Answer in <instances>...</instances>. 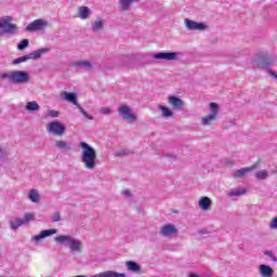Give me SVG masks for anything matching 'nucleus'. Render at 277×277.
Returning a JSON list of instances; mask_svg holds the SVG:
<instances>
[{
    "label": "nucleus",
    "instance_id": "f257e3e1",
    "mask_svg": "<svg viewBox=\"0 0 277 277\" xmlns=\"http://www.w3.org/2000/svg\"><path fill=\"white\" fill-rule=\"evenodd\" d=\"M1 81H9L13 85H25L31 80V76L25 70H13L0 74Z\"/></svg>",
    "mask_w": 277,
    "mask_h": 277
},
{
    "label": "nucleus",
    "instance_id": "f03ea898",
    "mask_svg": "<svg viewBox=\"0 0 277 277\" xmlns=\"http://www.w3.org/2000/svg\"><path fill=\"white\" fill-rule=\"evenodd\" d=\"M81 151V162L83 163L87 170L96 169V149L85 142L80 143Z\"/></svg>",
    "mask_w": 277,
    "mask_h": 277
},
{
    "label": "nucleus",
    "instance_id": "7ed1b4c3",
    "mask_svg": "<svg viewBox=\"0 0 277 277\" xmlns=\"http://www.w3.org/2000/svg\"><path fill=\"white\" fill-rule=\"evenodd\" d=\"M56 243L63 246H69L70 252H82L83 242L77 238H72L70 235H61L55 238Z\"/></svg>",
    "mask_w": 277,
    "mask_h": 277
},
{
    "label": "nucleus",
    "instance_id": "20e7f679",
    "mask_svg": "<svg viewBox=\"0 0 277 277\" xmlns=\"http://www.w3.org/2000/svg\"><path fill=\"white\" fill-rule=\"evenodd\" d=\"M44 53H49L48 48H42V49L31 52L28 55L17 57V58L13 60L12 64H14V65L23 64V62H27L28 60H40V57H42V55H44Z\"/></svg>",
    "mask_w": 277,
    "mask_h": 277
},
{
    "label": "nucleus",
    "instance_id": "39448f33",
    "mask_svg": "<svg viewBox=\"0 0 277 277\" xmlns=\"http://www.w3.org/2000/svg\"><path fill=\"white\" fill-rule=\"evenodd\" d=\"M0 29L3 34H9L10 36L16 34V24H12V16H4L0 18Z\"/></svg>",
    "mask_w": 277,
    "mask_h": 277
},
{
    "label": "nucleus",
    "instance_id": "423d86ee",
    "mask_svg": "<svg viewBox=\"0 0 277 277\" xmlns=\"http://www.w3.org/2000/svg\"><path fill=\"white\" fill-rule=\"evenodd\" d=\"M47 131L48 133H52L53 135L62 136L66 133V126H64L60 121H52L49 123Z\"/></svg>",
    "mask_w": 277,
    "mask_h": 277
},
{
    "label": "nucleus",
    "instance_id": "0eeeda50",
    "mask_svg": "<svg viewBox=\"0 0 277 277\" xmlns=\"http://www.w3.org/2000/svg\"><path fill=\"white\" fill-rule=\"evenodd\" d=\"M219 107L217 103H210L211 113L201 119V124L203 127L211 124L213 120H215Z\"/></svg>",
    "mask_w": 277,
    "mask_h": 277
},
{
    "label": "nucleus",
    "instance_id": "6e6552de",
    "mask_svg": "<svg viewBox=\"0 0 277 277\" xmlns=\"http://www.w3.org/2000/svg\"><path fill=\"white\" fill-rule=\"evenodd\" d=\"M118 114L123 120H128V122H135V120H137V116H135L127 105H121L118 108Z\"/></svg>",
    "mask_w": 277,
    "mask_h": 277
},
{
    "label": "nucleus",
    "instance_id": "1a4fd4ad",
    "mask_svg": "<svg viewBox=\"0 0 277 277\" xmlns=\"http://www.w3.org/2000/svg\"><path fill=\"white\" fill-rule=\"evenodd\" d=\"M179 52H160L153 54L154 60H164L166 62H174L179 60Z\"/></svg>",
    "mask_w": 277,
    "mask_h": 277
},
{
    "label": "nucleus",
    "instance_id": "9d476101",
    "mask_svg": "<svg viewBox=\"0 0 277 277\" xmlns=\"http://www.w3.org/2000/svg\"><path fill=\"white\" fill-rule=\"evenodd\" d=\"M274 64V58L272 56H259L254 61V65L260 68L261 70L265 68H269Z\"/></svg>",
    "mask_w": 277,
    "mask_h": 277
},
{
    "label": "nucleus",
    "instance_id": "9b49d317",
    "mask_svg": "<svg viewBox=\"0 0 277 277\" xmlns=\"http://www.w3.org/2000/svg\"><path fill=\"white\" fill-rule=\"evenodd\" d=\"M184 23H185L186 29H189L190 31H205V29H207V26L205 25V23L194 22L189 18H185Z\"/></svg>",
    "mask_w": 277,
    "mask_h": 277
},
{
    "label": "nucleus",
    "instance_id": "f8f14e48",
    "mask_svg": "<svg viewBox=\"0 0 277 277\" xmlns=\"http://www.w3.org/2000/svg\"><path fill=\"white\" fill-rule=\"evenodd\" d=\"M47 27V22L43 19H36L26 26V31H42Z\"/></svg>",
    "mask_w": 277,
    "mask_h": 277
},
{
    "label": "nucleus",
    "instance_id": "ddd939ff",
    "mask_svg": "<svg viewBox=\"0 0 277 277\" xmlns=\"http://www.w3.org/2000/svg\"><path fill=\"white\" fill-rule=\"evenodd\" d=\"M51 235H57V229L51 228L41 230L39 235H35L31 237V241H35V243H38L41 239H47V237H51Z\"/></svg>",
    "mask_w": 277,
    "mask_h": 277
},
{
    "label": "nucleus",
    "instance_id": "4468645a",
    "mask_svg": "<svg viewBox=\"0 0 277 277\" xmlns=\"http://www.w3.org/2000/svg\"><path fill=\"white\" fill-rule=\"evenodd\" d=\"M176 233H179L176 226L167 224L161 227L159 235L160 237H170L171 235H176Z\"/></svg>",
    "mask_w": 277,
    "mask_h": 277
},
{
    "label": "nucleus",
    "instance_id": "2eb2a0df",
    "mask_svg": "<svg viewBox=\"0 0 277 277\" xmlns=\"http://www.w3.org/2000/svg\"><path fill=\"white\" fill-rule=\"evenodd\" d=\"M169 105H171L172 109L175 111H181L183 109L184 102L177 96L171 95L168 98Z\"/></svg>",
    "mask_w": 277,
    "mask_h": 277
},
{
    "label": "nucleus",
    "instance_id": "dca6fc26",
    "mask_svg": "<svg viewBox=\"0 0 277 277\" xmlns=\"http://www.w3.org/2000/svg\"><path fill=\"white\" fill-rule=\"evenodd\" d=\"M61 98H63V101H67V103H72L76 107L79 105V102H77V93L62 91Z\"/></svg>",
    "mask_w": 277,
    "mask_h": 277
},
{
    "label": "nucleus",
    "instance_id": "f3484780",
    "mask_svg": "<svg viewBox=\"0 0 277 277\" xmlns=\"http://www.w3.org/2000/svg\"><path fill=\"white\" fill-rule=\"evenodd\" d=\"M141 0H119V12H129L132 3H140Z\"/></svg>",
    "mask_w": 277,
    "mask_h": 277
},
{
    "label": "nucleus",
    "instance_id": "a211bd4d",
    "mask_svg": "<svg viewBox=\"0 0 277 277\" xmlns=\"http://www.w3.org/2000/svg\"><path fill=\"white\" fill-rule=\"evenodd\" d=\"M256 166L253 164L251 167L238 169L233 173V177L241 179L242 176H246V174H249V172H252V170H254Z\"/></svg>",
    "mask_w": 277,
    "mask_h": 277
},
{
    "label": "nucleus",
    "instance_id": "6ab92c4d",
    "mask_svg": "<svg viewBox=\"0 0 277 277\" xmlns=\"http://www.w3.org/2000/svg\"><path fill=\"white\" fill-rule=\"evenodd\" d=\"M91 277H127V274L118 273V272H115V271H105V272L95 274Z\"/></svg>",
    "mask_w": 277,
    "mask_h": 277
},
{
    "label": "nucleus",
    "instance_id": "aec40b11",
    "mask_svg": "<svg viewBox=\"0 0 277 277\" xmlns=\"http://www.w3.org/2000/svg\"><path fill=\"white\" fill-rule=\"evenodd\" d=\"M260 274L262 277H273L274 276V268L269 265L261 264L259 266Z\"/></svg>",
    "mask_w": 277,
    "mask_h": 277
},
{
    "label": "nucleus",
    "instance_id": "412c9836",
    "mask_svg": "<svg viewBox=\"0 0 277 277\" xmlns=\"http://www.w3.org/2000/svg\"><path fill=\"white\" fill-rule=\"evenodd\" d=\"M126 267H128L129 272H133V274H140L142 272V266L137 262L128 261L126 262Z\"/></svg>",
    "mask_w": 277,
    "mask_h": 277
},
{
    "label": "nucleus",
    "instance_id": "4be33fe9",
    "mask_svg": "<svg viewBox=\"0 0 277 277\" xmlns=\"http://www.w3.org/2000/svg\"><path fill=\"white\" fill-rule=\"evenodd\" d=\"M72 66L83 68L84 70H92V62L90 61H76Z\"/></svg>",
    "mask_w": 277,
    "mask_h": 277
},
{
    "label": "nucleus",
    "instance_id": "5701e85b",
    "mask_svg": "<svg viewBox=\"0 0 277 277\" xmlns=\"http://www.w3.org/2000/svg\"><path fill=\"white\" fill-rule=\"evenodd\" d=\"M210 207L211 199L209 197H201L199 200V209H201V211H209Z\"/></svg>",
    "mask_w": 277,
    "mask_h": 277
},
{
    "label": "nucleus",
    "instance_id": "b1692460",
    "mask_svg": "<svg viewBox=\"0 0 277 277\" xmlns=\"http://www.w3.org/2000/svg\"><path fill=\"white\" fill-rule=\"evenodd\" d=\"M78 16L82 19L85 21L90 18V8L88 6H80L78 10Z\"/></svg>",
    "mask_w": 277,
    "mask_h": 277
},
{
    "label": "nucleus",
    "instance_id": "393cba45",
    "mask_svg": "<svg viewBox=\"0 0 277 277\" xmlns=\"http://www.w3.org/2000/svg\"><path fill=\"white\" fill-rule=\"evenodd\" d=\"M25 109L26 111H40V104L36 101L27 102Z\"/></svg>",
    "mask_w": 277,
    "mask_h": 277
},
{
    "label": "nucleus",
    "instance_id": "a878e982",
    "mask_svg": "<svg viewBox=\"0 0 277 277\" xmlns=\"http://www.w3.org/2000/svg\"><path fill=\"white\" fill-rule=\"evenodd\" d=\"M9 224H10L11 230H18L21 226L25 225V223L23 222V219L11 220Z\"/></svg>",
    "mask_w": 277,
    "mask_h": 277
},
{
    "label": "nucleus",
    "instance_id": "bb28decb",
    "mask_svg": "<svg viewBox=\"0 0 277 277\" xmlns=\"http://www.w3.org/2000/svg\"><path fill=\"white\" fill-rule=\"evenodd\" d=\"M28 198L31 202H40V193H38V189H30Z\"/></svg>",
    "mask_w": 277,
    "mask_h": 277
},
{
    "label": "nucleus",
    "instance_id": "cd10ccee",
    "mask_svg": "<svg viewBox=\"0 0 277 277\" xmlns=\"http://www.w3.org/2000/svg\"><path fill=\"white\" fill-rule=\"evenodd\" d=\"M158 109H160V111H162V118H170V117L174 116V113L172 110H170V108H168L167 106L160 105L158 107Z\"/></svg>",
    "mask_w": 277,
    "mask_h": 277
},
{
    "label": "nucleus",
    "instance_id": "c85d7f7f",
    "mask_svg": "<svg viewBox=\"0 0 277 277\" xmlns=\"http://www.w3.org/2000/svg\"><path fill=\"white\" fill-rule=\"evenodd\" d=\"M268 177L269 173L267 172V170H261L255 172V179H258V181H265Z\"/></svg>",
    "mask_w": 277,
    "mask_h": 277
},
{
    "label": "nucleus",
    "instance_id": "c756f323",
    "mask_svg": "<svg viewBox=\"0 0 277 277\" xmlns=\"http://www.w3.org/2000/svg\"><path fill=\"white\" fill-rule=\"evenodd\" d=\"M55 146L60 150H70V145L66 141H56Z\"/></svg>",
    "mask_w": 277,
    "mask_h": 277
},
{
    "label": "nucleus",
    "instance_id": "7c9ffc66",
    "mask_svg": "<svg viewBox=\"0 0 277 277\" xmlns=\"http://www.w3.org/2000/svg\"><path fill=\"white\" fill-rule=\"evenodd\" d=\"M248 190L246 188H238L236 190H232L230 193H228V197L233 198L235 196L239 197V196H243Z\"/></svg>",
    "mask_w": 277,
    "mask_h": 277
},
{
    "label": "nucleus",
    "instance_id": "2f4dec72",
    "mask_svg": "<svg viewBox=\"0 0 277 277\" xmlns=\"http://www.w3.org/2000/svg\"><path fill=\"white\" fill-rule=\"evenodd\" d=\"M105 27V23H103V21H95L92 24V31L96 32V31H101V29H103Z\"/></svg>",
    "mask_w": 277,
    "mask_h": 277
},
{
    "label": "nucleus",
    "instance_id": "473e14b6",
    "mask_svg": "<svg viewBox=\"0 0 277 277\" xmlns=\"http://www.w3.org/2000/svg\"><path fill=\"white\" fill-rule=\"evenodd\" d=\"M77 109H79L80 114L87 118V120H94V116L89 115L83 107L80 106V104L77 106Z\"/></svg>",
    "mask_w": 277,
    "mask_h": 277
},
{
    "label": "nucleus",
    "instance_id": "72a5a7b5",
    "mask_svg": "<svg viewBox=\"0 0 277 277\" xmlns=\"http://www.w3.org/2000/svg\"><path fill=\"white\" fill-rule=\"evenodd\" d=\"M50 220H51L52 224H55V222H61L62 221V213H60L58 211L54 212V214H52L50 216Z\"/></svg>",
    "mask_w": 277,
    "mask_h": 277
},
{
    "label": "nucleus",
    "instance_id": "f704fd0d",
    "mask_svg": "<svg viewBox=\"0 0 277 277\" xmlns=\"http://www.w3.org/2000/svg\"><path fill=\"white\" fill-rule=\"evenodd\" d=\"M27 47H29V40H27V39H23V40L17 44L18 51H25V49H27Z\"/></svg>",
    "mask_w": 277,
    "mask_h": 277
},
{
    "label": "nucleus",
    "instance_id": "c9c22d12",
    "mask_svg": "<svg viewBox=\"0 0 277 277\" xmlns=\"http://www.w3.org/2000/svg\"><path fill=\"white\" fill-rule=\"evenodd\" d=\"M24 224H29V222H32V220H36V215L34 213H26L24 215V219H22Z\"/></svg>",
    "mask_w": 277,
    "mask_h": 277
},
{
    "label": "nucleus",
    "instance_id": "e433bc0d",
    "mask_svg": "<svg viewBox=\"0 0 277 277\" xmlns=\"http://www.w3.org/2000/svg\"><path fill=\"white\" fill-rule=\"evenodd\" d=\"M127 155H131L129 149H120L116 151V157H127Z\"/></svg>",
    "mask_w": 277,
    "mask_h": 277
},
{
    "label": "nucleus",
    "instance_id": "4c0bfd02",
    "mask_svg": "<svg viewBox=\"0 0 277 277\" xmlns=\"http://www.w3.org/2000/svg\"><path fill=\"white\" fill-rule=\"evenodd\" d=\"M268 226H269L271 230H276L277 229V216H275L271 220V223H269Z\"/></svg>",
    "mask_w": 277,
    "mask_h": 277
},
{
    "label": "nucleus",
    "instance_id": "58836bf2",
    "mask_svg": "<svg viewBox=\"0 0 277 277\" xmlns=\"http://www.w3.org/2000/svg\"><path fill=\"white\" fill-rule=\"evenodd\" d=\"M48 116H50V118H58L60 117V111H57V110H49L48 111Z\"/></svg>",
    "mask_w": 277,
    "mask_h": 277
},
{
    "label": "nucleus",
    "instance_id": "ea45409f",
    "mask_svg": "<svg viewBox=\"0 0 277 277\" xmlns=\"http://www.w3.org/2000/svg\"><path fill=\"white\" fill-rule=\"evenodd\" d=\"M101 114H104V116H109V114H111V108H109V107H102L101 108Z\"/></svg>",
    "mask_w": 277,
    "mask_h": 277
},
{
    "label": "nucleus",
    "instance_id": "a19ab883",
    "mask_svg": "<svg viewBox=\"0 0 277 277\" xmlns=\"http://www.w3.org/2000/svg\"><path fill=\"white\" fill-rule=\"evenodd\" d=\"M264 254H265V256H268L269 259H276V256L274 255V252H272V251H265Z\"/></svg>",
    "mask_w": 277,
    "mask_h": 277
},
{
    "label": "nucleus",
    "instance_id": "79ce46f5",
    "mask_svg": "<svg viewBox=\"0 0 277 277\" xmlns=\"http://www.w3.org/2000/svg\"><path fill=\"white\" fill-rule=\"evenodd\" d=\"M167 157H168L169 161H175V159H176V155H174V154H168Z\"/></svg>",
    "mask_w": 277,
    "mask_h": 277
},
{
    "label": "nucleus",
    "instance_id": "37998d69",
    "mask_svg": "<svg viewBox=\"0 0 277 277\" xmlns=\"http://www.w3.org/2000/svg\"><path fill=\"white\" fill-rule=\"evenodd\" d=\"M122 196H126V198H130L131 192L129 189H126L122 192Z\"/></svg>",
    "mask_w": 277,
    "mask_h": 277
},
{
    "label": "nucleus",
    "instance_id": "c03bdc74",
    "mask_svg": "<svg viewBox=\"0 0 277 277\" xmlns=\"http://www.w3.org/2000/svg\"><path fill=\"white\" fill-rule=\"evenodd\" d=\"M267 72L272 75V77H274L275 79H277V74L276 71H273L272 69H267Z\"/></svg>",
    "mask_w": 277,
    "mask_h": 277
},
{
    "label": "nucleus",
    "instance_id": "a18cd8bd",
    "mask_svg": "<svg viewBox=\"0 0 277 277\" xmlns=\"http://www.w3.org/2000/svg\"><path fill=\"white\" fill-rule=\"evenodd\" d=\"M0 157H5V150L0 147Z\"/></svg>",
    "mask_w": 277,
    "mask_h": 277
},
{
    "label": "nucleus",
    "instance_id": "49530a36",
    "mask_svg": "<svg viewBox=\"0 0 277 277\" xmlns=\"http://www.w3.org/2000/svg\"><path fill=\"white\" fill-rule=\"evenodd\" d=\"M188 277H201L200 275H196L194 273H190Z\"/></svg>",
    "mask_w": 277,
    "mask_h": 277
},
{
    "label": "nucleus",
    "instance_id": "de8ad7c7",
    "mask_svg": "<svg viewBox=\"0 0 277 277\" xmlns=\"http://www.w3.org/2000/svg\"><path fill=\"white\" fill-rule=\"evenodd\" d=\"M201 235H207V230L205 229V230H200L199 232Z\"/></svg>",
    "mask_w": 277,
    "mask_h": 277
},
{
    "label": "nucleus",
    "instance_id": "09e8293b",
    "mask_svg": "<svg viewBox=\"0 0 277 277\" xmlns=\"http://www.w3.org/2000/svg\"><path fill=\"white\" fill-rule=\"evenodd\" d=\"M277 173V168H276V170L275 171H273V174H276Z\"/></svg>",
    "mask_w": 277,
    "mask_h": 277
}]
</instances>
